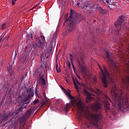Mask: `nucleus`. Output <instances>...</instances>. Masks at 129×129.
I'll return each instance as SVG.
<instances>
[{
    "label": "nucleus",
    "mask_w": 129,
    "mask_h": 129,
    "mask_svg": "<svg viewBox=\"0 0 129 129\" xmlns=\"http://www.w3.org/2000/svg\"><path fill=\"white\" fill-rule=\"evenodd\" d=\"M82 62H83V59H82Z\"/></svg>",
    "instance_id": "obj_57"
},
{
    "label": "nucleus",
    "mask_w": 129,
    "mask_h": 129,
    "mask_svg": "<svg viewBox=\"0 0 129 129\" xmlns=\"http://www.w3.org/2000/svg\"><path fill=\"white\" fill-rule=\"evenodd\" d=\"M87 126L88 127V128H89V127H90V125H87Z\"/></svg>",
    "instance_id": "obj_49"
},
{
    "label": "nucleus",
    "mask_w": 129,
    "mask_h": 129,
    "mask_svg": "<svg viewBox=\"0 0 129 129\" xmlns=\"http://www.w3.org/2000/svg\"><path fill=\"white\" fill-rule=\"evenodd\" d=\"M78 78H79L80 79V77L78 76Z\"/></svg>",
    "instance_id": "obj_55"
},
{
    "label": "nucleus",
    "mask_w": 129,
    "mask_h": 129,
    "mask_svg": "<svg viewBox=\"0 0 129 129\" xmlns=\"http://www.w3.org/2000/svg\"><path fill=\"white\" fill-rule=\"evenodd\" d=\"M93 81L95 84L97 82V78H96V77H94L93 78Z\"/></svg>",
    "instance_id": "obj_33"
},
{
    "label": "nucleus",
    "mask_w": 129,
    "mask_h": 129,
    "mask_svg": "<svg viewBox=\"0 0 129 129\" xmlns=\"http://www.w3.org/2000/svg\"><path fill=\"white\" fill-rule=\"evenodd\" d=\"M103 1V3L108 5V7L110 11H114L119 7L118 4L114 2V0H101Z\"/></svg>",
    "instance_id": "obj_6"
},
{
    "label": "nucleus",
    "mask_w": 129,
    "mask_h": 129,
    "mask_svg": "<svg viewBox=\"0 0 129 129\" xmlns=\"http://www.w3.org/2000/svg\"><path fill=\"white\" fill-rule=\"evenodd\" d=\"M81 21V16L78 13H74L72 16V12H70V16L69 19H67L65 23H69V29L67 32H72L76 28V25L79 24Z\"/></svg>",
    "instance_id": "obj_4"
},
{
    "label": "nucleus",
    "mask_w": 129,
    "mask_h": 129,
    "mask_svg": "<svg viewBox=\"0 0 129 129\" xmlns=\"http://www.w3.org/2000/svg\"><path fill=\"white\" fill-rule=\"evenodd\" d=\"M77 116L79 119L82 120L85 115L86 119L91 125H97L99 120L102 119V114H93L89 112V110L85 107L84 103L79 101L77 104Z\"/></svg>",
    "instance_id": "obj_2"
},
{
    "label": "nucleus",
    "mask_w": 129,
    "mask_h": 129,
    "mask_svg": "<svg viewBox=\"0 0 129 129\" xmlns=\"http://www.w3.org/2000/svg\"><path fill=\"white\" fill-rule=\"evenodd\" d=\"M35 40L36 41L35 44H36V48L40 50V51H43L44 49V45H43V42L40 40V39L37 37V34L34 35Z\"/></svg>",
    "instance_id": "obj_9"
},
{
    "label": "nucleus",
    "mask_w": 129,
    "mask_h": 129,
    "mask_svg": "<svg viewBox=\"0 0 129 129\" xmlns=\"http://www.w3.org/2000/svg\"><path fill=\"white\" fill-rule=\"evenodd\" d=\"M28 40H27V44H30L29 41H31V43L34 42V39H33V35L31 33H29L28 35Z\"/></svg>",
    "instance_id": "obj_17"
},
{
    "label": "nucleus",
    "mask_w": 129,
    "mask_h": 129,
    "mask_svg": "<svg viewBox=\"0 0 129 129\" xmlns=\"http://www.w3.org/2000/svg\"><path fill=\"white\" fill-rule=\"evenodd\" d=\"M124 18L123 16H120L119 19L115 22V26L116 29H115V33L117 35L119 34V31H120V28H121V24L123 22Z\"/></svg>",
    "instance_id": "obj_7"
},
{
    "label": "nucleus",
    "mask_w": 129,
    "mask_h": 129,
    "mask_svg": "<svg viewBox=\"0 0 129 129\" xmlns=\"http://www.w3.org/2000/svg\"><path fill=\"white\" fill-rule=\"evenodd\" d=\"M34 9H35V8H33L31 9H30V11H32V10H34Z\"/></svg>",
    "instance_id": "obj_51"
},
{
    "label": "nucleus",
    "mask_w": 129,
    "mask_h": 129,
    "mask_svg": "<svg viewBox=\"0 0 129 129\" xmlns=\"http://www.w3.org/2000/svg\"><path fill=\"white\" fill-rule=\"evenodd\" d=\"M55 69H56V72H57V73H59L61 72V69H60V67L58 68L59 71H58V63L56 64Z\"/></svg>",
    "instance_id": "obj_24"
},
{
    "label": "nucleus",
    "mask_w": 129,
    "mask_h": 129,
    "mask_svg": "<svg viewBox=\"0 0 129 129\" xmlns=\"http://www.w3.org/2000/svg\"><path fill=\"white\" fill-rule=\"evenodd\" d=\"M121 40L122 41H123L124 42H125V43H127L128 42V40H127V37H125V36H123V38H121Z\"/></svg>",
    "instance_id": "obj_25"
},
{
    "label": "nucleus",
    "mask_w": 129,
    "mask_h": 129,
    "mask_svg": "<svg viewBox=\"0 0 129 129\" xmlns=\"http://www.w3.org/2000/svg\"><path fill=\"white\" fill-rule=\"evenodd\" d=\"M98 11L99 13H100V14H102V15H105V11H104V10H103L101 7H99Z\"/></svg>",
    "instance_id": "obj_22"
},
{
    "label": "nucleus",
    "mask_w": 129,
    "mask_h": 129,
    "mask_svg": "<svg viewBox=\"0 0 129 129\" xmlns=\"http://www.w3.org/2000/svg\"><path fill=\"white\" fill-rule=\"evenodd\" d=\"M42 41H45V37H44V36H43V35L42 37Z\"/></svg>",
    "instance_id": "obj_42"
},
{
    "label": "nucleus",
    "mask_w": 129,
    "mask_h": 129,
    "mask_svg": "<svg viewBox=\"0 0 129 129\" xmlns=\"http://www.w3.org/2000/svg\"><path fill=\"white\" fill-rule=\"evenodd\" d=\"M69 97V98L70 99H71V100H72V99H74V96H72V95H70V97Z\"/></svg>",
    "instance_id": "obj_40"
},
{
    "label": "nucleus",
    "mask_w": 129,
    "mask_h": 129,
    "mask_svg": "<svg viewBox=\"0 0 129 129\" xmlns=\"http://www.w3.org/2000/svg\"><path fill=\"white\" fill-rule=\"evenodd\" d=\"M93 109L95 111H98L100 109H101V107H100V104L99 103H96L93 106Z\"/></svg>",
    "instance_id": "obj_16"
},
{
    "label": "nucleus",
    "mask_w": 129,
    "mask_h": 129,
    "mask_svg": "<svg viewBox=\"0 0 129 129\" xmlns=\"http://www.w3.org/2000/svg\"><path fill=\"white\" fill-rule=\"evenodd\" d=\"M77 6H79V8L80 9H84L85 10H86V11H91V9H92V6L90 5V4H88V2H85L84 4H81L80 3H77Z\"/></svg>",
    "instance_id": "obj_10"
},
{
    "label": "nucleus",
    "mask_w": 129,
    "mask_h": 129,
    "mask_svg": "<svg viewBox=\"0 0 129 129\" xmlns=\"http://www.w3.org/2000/svg\"><path fill=\"white\" fill-rule=\"evenodd\" d=\"M34 112V111L32 109H29L23 116L20 118V123L21 124H25L26 123V120L27 118L30 117V115Z\"/></svg>",
    "instance_id": "obj_8"
},
{
    "label": "nucleus",
    "mask_w": 129,
    "mask_h": 129,
    "mask_svg": "<svg viewBox=\"0 0 129 129\" xmlns=\"http://www.w3.org/2000/svg\"><path fill=\"white\" fill-rule=\"evenodd\" d=\"M104 54L106 55V57L108 61V64L115 68H117L116 66V61L112 59V53L111 52H108L107 50H104Z\"/></svg>",
    "instance_id": "obj_5"
},
{
    "label": "nucleus",
    "mask_w": 129,
    "mask_h": 129,
    "mask_svg": "<svg viewBox=\"0 0 129 129\" xmlns=\"http://www.w3.org/2000/svg\"><path fill=\"white\" fill-rule=\"evenodd\" d=\"M34 9H35V8H33L31 9H30V11H32V10H34Z\"/></svg>",
    "instance_id": "obj_50"
},
{
    "label": "nucleus",
    "mask_w": 129,
    "mask_h": 129,
    "mask_svg": "<svg viewBox=\"0 0 129 129\" xmlns=\"http://www.w3.org/2000/svg\"><path fill=\"white\" fill-rule=\"evenodd\" d=\"M28 92V96H30V97H33V96H34V91H33V89H32V88H30L29 89Z\"/></svg>",
    "instance_id": "obj_20"
},
{
    "label": "nucleus",
    "mask_w": 129,
    "mask_h": 129,
    "mask_svg": "<svg viewBox=\"0 0 129 129\" xmlns=\"http://www.w3.org/2000/svg\"><path fill=\"white\" fill-rule=\"evenodd\" d=\"M23 109H24V108L23 107V106H21L19 108L17 109L15 111L16 114H18V113H19L20 112H21V111H23Z\"/></svg>",
    "instance_id": "obj_21"
},
{
    "label": "nucleus",
    "mask_w": 129,
    "mask_h": 129,
    "mask_svg": "<svg viewBox=\"0 0 129 129\" xmlns=\"http://www.w3.org/2000/svg\"><path fill=\"white\" fill-rule=\"evenodd\" d=\"M104 98L106 100L104 103L105 109L106 112H108V110L110 109V104H109L108 101H111V100H110V99H109L108 96H107L106 95H104Z\"/></svg>",
    "instance_id": "obj_11"
},
{
    "label": "nucleus",
    "mask_w": 129,
    "mask_h": 129,
    "mask_svg": "<svg viewBox=\"0 0 129 129\" xmlns=\"http://www.w3.org/2000/svg\"><path fill=\"white\" fill-rule=\"evenodd\" d=\"M8 70L10 73H11L12 71L13 70V67L10 66V67L8 68Z\"/></svg>",
    "instance_id": "obj_31"
},
{
    "label": "nucleus",
    "mask_w": 129,
    "mask_h": 129,
    "mask_svg": "<svg viewBox=\"0 0 129 129\" xmlns=\"http://www.w3.org/2000/svg\"><path fill=\"white\" fill-rule=\"evenodd\" d=\"M9 119V116H8V114L4 113L2 115H1V116L0 117V122H3V121H7Z\"/></svg>",
    "instance_id": "obj_15"
},
{
    "label": "nucleus",
    "mask_w": 129,
    "mask_h": 129,
    "mask_svg": "<svg viewBox=\"0 0 129 129\" xmlns=\"http://www.w3.org/2000/svg\"><path fill=\"white\" fill-rule=\"evenodd\" d=\"M15 57H17V54H16V55H15Z\"/></svg>",
    "instance_id": "obj_58"
},
{
    "label": "nucleus",
    "mask_w": 129,
    "mask_h": 129,
    "mask_svg": "<svg viewBox=\"0 0 129 129\" xmlns=\"http://www.w3.org/2000/svg\"><path fill=\"white\" fill-rule=\"evenodd\" d=\"M61 88L63 89V90H66L64 88H63V87H61Z\"/></svg>",
    "instance_id": "obj_53"
},
{
    "label": "nucleus",
    "mask_w": 129,
    "mask_h": 129,
    "mask_svg": "<svg viewBox=\"0 0 129 129\" xmlns=\"http://www.w3.org/2000/svg\"><path fill=\"white\" fill-rule=\"evenodd\" d=\"M28 46L25 47V50H24V53L25 54H29V52H28Z\"/></svg>",
    "instance_id": "obj_32"
},
{
    "label": "nucleus",
    "mask_w": 129,
    "mask_h": 129,
    "mask_svg": "<svg viewBox=\"0 0 129 129\" xmlns=\"http://www.w3.org/2000/svg\"><path fill=\"white\" fill-rule=\"evenodd\" d=\"M17 0H12V5L13 6H14V5H16V2Z\"/></svg>",
    "instance_id": "obj_39"
},
{
    "label": "nucleus",
    "mask_w": 129,
    "mask_h": 129,
    "mask_svg": "<svg viewBox=\"0 0 129 129\" xmlns=\"http://www.w3.org/2000/svg\"><path fill=\"white\" fill-rule=\"evenodd\" d=\"M96 20H94V23H96Z\"/></svg>",
    "instance_id": "obj_52"
},
{
    "label": "nucleus",
    "mask_w": 129,
    "mask_h": 129,
    "mask_svg": "<svg viewBox=\"0 0 129 129\" xmlns=\"http://www.w3.org/2000/svg\"><path fill=\"white\" fill-rule=\"evenodd\" d=\"M38 81H39L40 84H41V85H42L43 86H45V85H46V80H45V79H41L40 80H38L37 82Z\"/></svg>",
    "instance_id": "obj_19"
},
{
    "label": "nucleus",
    "mask_w": 129,
    "mask_h": 129,
    "mask_svg": "<svg viewBox=\"0 0 129 129\" xmlns=\"http://www.w3.org/2000/svg\"><path fill=\"white\" fill-rule=\"evenodd\" d=\"M83 93L84 94H86V95L87 96V99L88 100H89V101H90V100H92V99H93V98L92 97V96H94V95H93V94H92V93H89L88 91H86V90H85V89H84Z\"/></svg>",
    "instance_id": "obj_14"
},
{
    "label": "nucleus",
    "mask_w": 129,
    "mask_h": 129,
    "mask_svg": "<svg viewBox=\"0 0 129 129\" xmlns=\"http://www.w3.org/2000/svg\"><path fill=\"white\" fill-rule=\"evenodd\" d=\"M30 98H32V97L30 96H28V97L24 99L22 101L23 102H27V101H28Z\"/></svg>",
    "instance_id": "obj_27"
},
{
    "label": "nucleus",
    "mask_w": 129,
    "mask_h": 129,
    "mask_svg": "<svg viewBox=\"0 0 129 129\" xmlns=\"http://www.w3.org/2000/svg\"><path fill=\"white\" fill-rule=\"evenodd\" d=\"M58 71H59V69H58Z\"/></svg>",
    "instance_id": "obj_59"
},
{
    "label": "nucleus",
    "mask_w": 129,
    "mask_h": 129,
    "mask_svg": "<svg viewBox=\"0 0 129 129\" xmlns=\"http://www.w3.org/2000/svg\"><path fill=\"white\" fill-rule=\"evenodd\" d=\"M96 31H97V32H98V29H96Z\"/></svg>",
    "instance_id": "obj_54"
},
{
    "label": "nucleus",
    "mask_w": 129,
    "mask_h": 129,
    "mask_svg": "<svg viewBox=\"0 0 129 129\" xmlns=\"http://www.w3.org/2000/svg\"><path fill=\"white\" fill-rule=\"evenodd\" d=\"M67 95H68V97H70V95H71V94H70V93H69V92H68Z\"/></svg>",
    "instance_id": "obj_41"
},
{
    "label": "nucleus",
    "mask_w": 129,
    "mask_h": 129,
    "mask_svg": "<svg viewBox=\"0 0 129 129\" xmlns=\"http://www.w3.org/2000/svg\"><path fill=\"white\" fill-rule=\"evenodd\" d=\"M41 58H44V54H41Z\"/></svg>",
    "instance_id": "obj_47"
},
{
    "label": "nucleus",
    "mask_w": 129,
    "mask_h": 129,
    "mask_svg": "<svg viewBox=\"0 0 129 129\" xmlns=\"http://www.w3.org/2000/svg\"><path fill=\"white\" fill-rule=\"evenodd\" d=\"M7 23H4L3 24H2V28H1V29H2V30H5V29H6V28H7Z\"/></svg>",
    "instance_id": "obj_29"
},
{
    "label": "nucleus",
    "mask_w": 129,
    "mask_h": 129,
    "mask_svg": "<svg viewBox=\"0 0 129 129\" xmlns=\"http://www.w3.org/2000/svg\"><path fill=\"white\" fill-rule=\"evenodd\" d=\"M41 79H44V74L43 73H40L39 76L38 80Z\"/></svg>",
    "instance_id": "obj_23"
},
{
    "label": "nucleus",
    "mask_w": 129,
    "mask_h": 129,
    "mask_svg": "<svg viewBox=\"0 0 129 129\" xmlns=\"http://www.w3.org/2000/svg\"><path fill=\"white\" fill-rule=\"evenodd\" d=\"M34 76H38L39 75V70L37 69L35 71L34 73Z\"/></svg>",
    "instance_id": "obj_26"
},
{
    "label": "nucleus",
    "mask_w": 129,
    "mask_h": 129,
    "mask_svg": "<svg viewBox=\"0 0 129 129\" xmlns=\"http://www.w3.org/2000/svg\"><path fill=\"white\" fill-rule=\"evenodd\" d=\"M47 100L46 101H43V104L44 105H45V104H46V103H47Z\"/></svg>",
    "instance_id": "obj_46"
},
{
    "label": "nucleus",
    "mask_w": 129,
    "mask_h": 129,
    "mask_svg": "<svg viewBox=\"0 0 129 129\" xmlns=\"http://www.w3.org/2000/svg\"><path fill=\"white\" fill-rule=\"evenodd\" d=\"M99 68L101 71L100 73V77L102 80V82L105 88L108 86V82L107 78L110 79V81L112 84L111 94L113 99L115 100V103H117L119 109H127L129 108V101L127 95H125L123 91L119 89H117L115 82L113 79L110 77L109 73L106 70V68L103 66V69L98 64Z\"/></svg>",
    "instance_id": "obj_1"
},
{
    "label": "nucleus",
    "mask_w": 129,
    "mask_h": 129,
    "mask_svg": "<svg viewBox=\"0 0 129 129\" xmlns=\"http://www.w3.org/2000/svg\"><path fill=\"white\" fill-rule=\"evenodd\" d=\"M126 52L121 51L118 53V56L122 62L124 63L123 64V72L124 75V77L122 78V87L126 89L129 92V59H127V57L129 56V44L128 47L125 50Z\"/></svg>",
    "instance_id": "obj_3"
},
{
    "label": "nucleus",
    "mask_w": 129,
    "mask_h": 129,
    "mask_svg": "<svg viewBox=\"0 0 129 129\" xmlns=\"http://www.w3.org/2000/svg\"><path fill=\"white\" fill-rule=\"evenodd\" d=\"M71 103H72V105H74L75 104V100L72 99L71 100Z\"/></svg>",
    "instance_id": "obj_36"
},
{
    "label": "nucleus",
    "mask_w": 129,
    "mask_h": 129,
    "mask_svg": "<svg viewBox=\"0 0 129 129\" xmlns=\"http://www.w3.org/2000/svg\"><path fill=\"white\" fill-rule=\"evenodd\" d=\"M70 59L71 62L72 63L73 62V59H74V56L71 53H70Z\"/></svg>",
    "instance_id": "obj_28"
},
{
    "label": "nucleus",
    "mask_w": 129,
    "mask_h": 129,
    "mask_svg": "<svg viewBox=\"0 0 129 129\" xmlns=\"http://www.w3.org/2000/svg\"><path fill=\"white\" fill-rule=\"evenodd\" d=\"M0 42H2V39H0Z\"/></svg>",
    "instance_id": "obj_56"
},
{
    "label": "nucleus",
    "mask_w": 129,
    "mask_h": 129,
    "mask_svg": "<svg viewBox=\"0 0 129 129\" xmlns=\"http://www.w3.org/2000/svg\"><path fill=\"white\" fill-rule=\"evenodd\" d=\"M37 103H39V100L38 99H37V100H35L33 101V104L35 105L36 104H37Z\"/></svg>",
    "instance_id": "obj_34"
},
{
    "label": "nucleus",
    "mask_w": 129,
    "mask_h": 129,
    "mask_svg": "<svg viewBox=\"0 0 129 129\" xmlns=\"http://www.w3.org/2000/svg\"><path fill=\"white\" fill-rule=\"evenodd\" d=\"M91 91H92V92H95V93H96V94L99 96H100V95L102 94V92L99 90V89H97L96 91H95L94 90L91 89Z\"/></svg>",
    "instance_id": "obj_18"
},
{
    "label": "nucleus",
    "mask_w": 129,
    "mask_h": 129,
    "mask_svg": "<svg viewBox=\"0 0 129 129\" xmlns=\"http://www.w3.org/2000/svg\"><path fill=\"white\" fill-rule=\"evenodd\" d=\"M73 69L74 71H75V70H76V68H75V67H74L73 68Z\"/></svg>",
    "instance_id": "obj_45"
},
{
    "label": "nucleus",
    "mask_w": 129,
    "mask_h": 129,
    "mask_svg": "<svg viewBox=\"0 0 129 129\" xmlns=\"http://www.w3.org/2000/svg\"><path fill=\"white\" fill-rule=\"evenodd\" d=\"M79 64L80 65V67L81 68L82 71L84 74L85 76H87V77H89L90 76V75L89 74V72L88 71V70H87V68H86V67L84 65H82L80 64V61L78 60Z\"/></svg>",
    "instance_id": "obj_12"
},
{
    "label": "nucleus",
    "mask_w": 129,
    "mask_h": 129,
    "mask_svg": "<svg viewBox=\"0 0 129 129\" xmlns=\"http://www.w3.org/2000/svg\"><path fill=\"white\" fill-rule=\"evenodd\" d=\"M68 67L70 69L71 68V63H70V61H68Z\"/></svg>",
    "instance_id": "obj_35"
},
{
    "label": "nucleus",
    "mask_w": 129,
    "mask_h": 129,
    "mask_svg": "<svg viewBox=\"0 0 129 129\" xmlns=\"http://www.w3.org/2000/svg\"><path fill=\"white\" fill-rule=\"evenodd\" d=\"M70 92H71V91H69Z\"/></svg>",
    "instance_id": "obj_60"
},
{
    "label": "nucleus",
    "mask_w": 129,
    "mask_h": 129,
    "mask_svg": "<svg viewBox=\"0 0 129 129\" xmlns=\"http://www.w3.org/2000/svg\"><path fill=\"white\" fill-rule=\"evenodd\" d=\"M92 39H94V40H93V42L94 43H96V41H95V36H94V35H92Z\"/></svg>",
    "instance_id": "obj_38"
},
{
    "label": "nucleus",
    "mask_w": 129,
    "mask_h": 129,
    "mask_svg": "<svg viewBox=\"0 0 129 129\" xmlns=\"http://www.w3.org/2000/svg\"><path fill=\"white\" fill-rule=\"evenodd\" d=\"M66 111H68L69 110V105H67L64 108Z\"/></svg>",
    "instance_id": "obj_37"
},
{
    "label": "nucleus",
    "mask_w": 129,
    "mask_h": 129,
    "mask_svg": "<svg viewBox=\"0 0 129 129\" xmlns=\"http://www.w3.org/2000/svg\"><path fill=\"white\" fill-rule=\"evenodd\" d=\"M71 63H72V66H73V68L75 67L74 66V63L73 61H72V62H71Z\"/></svg>",
    "instance_id": "obj_43"
},
{
    "label": "nucleus",
    "mask_w": 129,
    "mask_h": 129,
    "mask_svg": "<svg viewBox=\"0 0 129 129\" xmlns=\"http://www.w3.org/2000/svg\"><path fill=\"white\" fill-rule=\"evenodd\" d=\"M49 49H50L49 52H51L52 51V47H49Z\"/></svg>",
    "instance_id": "obj_44"
},
{
    "label": "nucleus",
    "mask_w": 129,
    "mask_h": 129,
    "mask_svg": "<svg viewBox=\"0 0 129 129\" xmlns=\"http://www.w3.org/2000/svg\"><path fill=\"white\" fill-rule=\"evenodd\" d=\"M40 4H41L40 2H39L37 5H36V7H38V6H39V5H40Z\"/></svg>",
    "instance_id": "obj_48"
},
{
    "label": "nucleus",
    "mask_w": 129,
    "mask_h": 129,
    "mask_svg": "<svg viewBox=\"0 0 129 129\" xmlns=\"http://www.w3.org/2000/svg\"><path fill=\"white\" fill-rule=\"evenodd\" d=\"M73 80L74 84L75 85V89L77 90H78L79 89V87H78V86H77V84H78L79 86H82V87H83V88H84V87L86 86L85 84H83V83H79V82H78V80H77V78L75 79L74 77H73ZM76 83H77V84Z\"/></svg>",
    "instance_id": "obj_13"
},
{
    "label": "nucleus",
    "mask_w": 129,
    "mask_h": 129,
    "mask_svg": "<svg viewBox=\"0 0 129 129\" xmlns=\"http://www.w3.org/2000/svg\"><path fill=\"white\" fill-rule=\"evenodd\" d=\"M8 116V118H10V116L14 115V112H9V113L7 114Z\"/></svg>",
    "instance_id": "obj_30"
}]
</instances>
